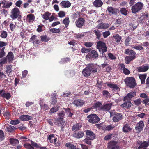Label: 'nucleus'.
<instances>
[{"label": "nucleus", "mask_w": 149, "mask_h": 149, "mask_svg": "<svg viewBox=\"0 0 149 149\" xmlns=\"http://www.w3.org/2000/svg\"><path fill=\"white\" fill-rule=\"evenodd\" d=\"M4 50L0 49V58H2L5 56L6 52L4 51Z\"/></svg>", "instance_id": "obj_62"}, {"label": "nucleus", "mask_w": 149, "mask_h": 149, "mask_svg": "<svg viewBox=\"0 0 149 149\" xmlns=\"http://www.w3.org/2000/svg\"><path fill=\"white\" fill-rule=\"evenodd\" d=\"M127 94V96L129 97V100H130L132 98L136 96V92L135 91H131Z\"/></svg>", "instance_id": "obj_41"}, {"label": "nucleus", "mask_w": 149, "mask_h": 149, "mask_svg": "<svg viewBox=\"0 0 149 149\" xmlns=\"http://www.w3.org/2000/svg\"><path fill=\"white\" fill-rule=\"evenodd\" d=\"M41 41L44 42H47L49 41L50 38L48 37L46 35H42L40 36Z\"/></svg>", "instance_id": "obj_39"}, {"label": "nucleus", "mask_w": 149, "mask_h": 149, "mask_svg": "<svg viewBox=\"0 0 149 149\" xmlns=\"http://www.w3.org/2000/svg\"><path fill=\"white\" fill-rule=\"evenodd\" d=\"M93 32L97 36V38L98 40L100 39L102 35L101 33L98 29H95L93 31Z\"/></svg>", "instance_id": "obj_38"}, {"label": "nucleus", "mask_w": 149, "mask_h": 149, "mask_svg": "<svg viewBox=\"0 0 149 149\" xmlns=\"http://www.w3.org/2000/svg\"><path fill=\"white\" fill-rule=\"evenodd\" d=\"M133 104H132L130 100H127L120 105V106L123 108L129 109Z\"/></svg>", "instance_id": "obj_15"}, {"label": "nucleus", "mask_w": 149, "mask_h": 149, "mask_svg": "<svg viewBox=\"0 0 149 149\" xmlns=\"http://www.w3.org/2000/svg\"><path fill=\"white\" fill-rule=\"evenodd\" d=\"M14 55L13 52H9L7 55L6 58L7 59H8L9 62L12 61L14 58Z\"/></svg>", "instance_id": "obj_29"}, {"label": "nucleus", "mask_w": 149, "mask_h": 149, "mask_svg": "<svg viewBox=\"0 0 149 149\" xmlns=\"http://www.w3.org/2000/svg\"><path fill=\"white\" fill-rule=\"evenodd\" d=\"M132 48L139 51L143 50L144 49L143 47L140 45H134L133 47H132Z\"/></svg>", "instance_id": "obj_44"}, {"label": "nucleus", "mask_w": 149, "mask_h": 149, "mask_svg": "<svg viewBox=\"0 0 149 149\" xmlns=\"http://www.w3.org/2000/svg\"><path fill=\"white\" fill-rule=\"evenodd\" d=\"M113 134L109 133L106 135L104 138V139L106 141H108L110 140L112 137Z\"/></svg>", "instance_id": "obj_59"}, {"label": "nucleus", "mask_w": 149, "mask_h": 149, "mask_svg": "<svg viewBox=\"0 0 149 149\" xmlns=\"http://www.w3.org/2000/svg\"><path fill=\"white\" fill-rule=\"evenodd\" d=\"M136 58V55H130L126 56L125 58V63L127 64H130V62Z\"/></svg>", "instance_id": "obj_14"}, {"label": "nucleus", "mask_w": 149, "mask_h": 149, "mask_svg": "<svg viewBox=\"0 0 149 149\" xmlns=\"http://www.w3.org/2000/svg\"><path fill=\"white\" fill-rule=\"evenodd\" d=\"M134 104L137 106H139L141 104L142 101L141 99L139 98L133 101Z\"/></svg>", "instance_id": "obj_46"}, {"label": "nucleus", "mask_w": 149, "mask_h": 149, "mask_svg": "<svg viewBox=\"0 0 149 149\" xmlns=\"http://www.w3.org/2000/svg\"><path fill=\"white\" fill-rule=\"evenodd\" d=\"M97 71L96 65L93 63L87 64L86 66L82 70V73L84 76L87 77L90 76L91 73H95Z\"/></svg>", "instance_id": "obj_1"}, {"label": "nucleus", "mask_w": 149, "mask_h": 149, "mask_svg": "<svg viewBox=\"0 0 149 149\" xmlns=\"http://www.w3.org/2000/svg\"><path fill=\"white\" fill-rule=\"evenodd\" d=\"M117 142L115 141H111L108 143V146L109 148L113 149L115 147L118 146L117 145Z\"/></svg>", "instance_id": "obj_24"}, {"label": "nucleus", "mask_w": 149, "mask_h": 149, "mask_svg": "<svg viewBox=\"0 0 149 149\" xmlns=\"http://www.w3.org/2000/svg\"><path fill=\"white\" fill-rule=\"evenodd\" d=\"M3 115L6 119H9L10 116V113L9 112H4L3 113Z\"/></svg>", "instance_id": "obj_63"}, {"label": "nucleus", "mask_w": 149, "mask_h": 149, "mask_svg": "<svg viewBox=\"0 0 149 149\" xmlns=\"http://www.w3.org/2000/svg\"><path fill=\"white\" fill-rule=\"evenodd\" d=\"M32 117L28 115H22L19 118L22 121H28L31 119Z\"/></svg>", "instance_id": "obj_26"}, {"label": "nucleus", "mask_w": 149, "mask_h": 149, "mask_svg": "<svg viewBox=\"0 0 149 149\" xmlns=\"http://www.w3.org/2000/svg\"><path fill=\"white\" fill-rule=\"evenodd\" d=\"M103 95L106 98H110L111 95L108 91L107 90H104L102 91Z\"/></svg>", "instance_id": "obj_40"}, {"label": "nucleus", "mask_w": 149, "mask_h": 149, "mask_svg": "<svg viewBox=\"0 0 149 149\" xmlns=\"http://www.w3.org/2000/svg\"><path fill=\"white\" fill-rule=\"evenodd\" d=\"M110 117L112 118L113 122H118L121 121L123 118L122 113H117L113 111L110 112Z\"/></svg>", "instance_id": "obj_4"}, {"label": "nucleus", "mask_w": 149, "mask_h": 149, "mask_svg": "<svg viewBox=\"0 0 149 149\" xmlns=\"http://www.w3.org/2000/svg\"><path fill=\"white\" fill-rule=\"evenodd\" d=\"M63 22L65 25L66 27H67L69 25V18L68 17L65 18L63 21Z\"/></svg>", "instance_id": "obj_51"}, {"label": "nucleus", "mask_w": 149, "mask_h": 149, "mask_svg": "<svg viewBox=\"0 0 149 149\" xmlns=\"http://www.w3.org/2000/svg\"><path fill=\"white\" fill-rule=\"evenodd\" d=\"M85 19L82 17H79L76 20L75 24L76 26L79 28H81L84 25Z\"/></svg>", "instance_id": "obj_9"}, {"label": "nucleus", "mask_w": 149, "mask_h": 149, "mask_svg": "<svg viewBox=\"0 0 149 149\" xmlns=\"http://www.w3.org/2000/svg\"><path fill=\"white\" fill-rule=\"evenodd\" d=\"M7 62V58H4L0 60V66H2L3 64L6 63Z\"/></svg>", "instance_id": "obj_55"}, {"label": "nucleus", "mask_w": 149, "mask_h": 149, "mask_svg": "<svg viewBox=\"0 0 149 149\" xmlns=\"http://www.w3.org/2000/svg\"><path fill=\"white\" fill-rule=\"evenodd\" d=\"M8 45L7 42L2 41H0V49H5V46Z\"/></svg>", "instance_id": "obj_48"}, {"label": "nucleus", "mask_w": 149, "mask_h": 149, "mask_svg": "<svg viewBox=\"0 0 149 149\" xmlns=\"http://www.w3.org/2000/svg\"><path fill=\"white\" fill-rule=\"evenodd\" d=\"M24 146L27 149H34V148L31 144L28 143L24 144Z\"/></svg>", "instance_id": "obj_60"}, {"label": "nucleus", "mask_w": 149, "mask_h": 149, "mask_svg": "<svg viewBox=\"0 0 149 149\" xmlns=\"http://www.w3.org/2000/svg\"><path fill=\"white\" fill-rule=\"evenodd\" d=\"M45 27L44 25L41 24L38 26V28L37 29V31L38 32H42L43 30L45 29Z\"/></svg>", "instance_id": "obj_52"}, {"label": "nucleus", "mask_w": 149, "mask_h": 149, "mask_svg": "<svg viewBox=\"0 0 149 149\" xmlns=\"http://www.w3.org/2000/svg\"><path fill=\"white\" fill-rule=\"evenodd\" d=\"M149 145V143L147 142L144 141L138 147V149H140L142 148L143 147H146Z\"/></svg>", "instance_id": "obj_43"}, {"label": "nucleus", "mask_w": 149, "mask_h": 149, "mask_svg": "<svg viewBox=\"0 0 149 149\" xmlns=\"http://www.w3.org/2000/svg\"><path fill=\"white\" fill-rule=\"evenodd\" d=\"M84 135V134L83 131H79L74 133L73 136L75 138L79 139L82 137Z\"/></svg>", "instance_id": "obj_22"}, {"label": "nucleus", "mask_w": 149, "mask_h": 149, "mask_svg": "<svg viewBox=\"0 0 149 149\" xmlns=\"http://www.w3.org/2000/svg\"><path fill=\"white\" fill-rule=\"evenodd\" d=\"M107 10L109 14L115 15L117 14V12L118 10V9L115 8L111 7H108Z\"/></svg>", "instance_id": "obj_16"}, {"label": "nucleus", "mask_w": 149, "mask_h": 149, "mask_svg": "<svg viewBox=\"0 0 149 149\" xmlns=\"http://www.w3.org/2000/svg\"><path fill=\"white\" fill-rule=\"evenodd\" d=\"M91 53L93 55L94 58H96L98 56L97 52L95 50H93L91 51Z\"/></svg>", "instance_id": "obj_61"}, {"label": "nucleus", "mask_w": 149, "mask_h": 149, "mask_svg": "<svg viewBox=\"0 0 149 149\" xmlns=\"http://www.w3.org/2000/svg\"><path fill=\"white\" fill-rule=\"evenodd\" d=\"M124 53L128 55H136V54L135 51L130 49H126L125 50Z\"/></svg>", "instance_id": "obj_31"}, {"label": "nucleus", "mask_w": 149, "mask_h": 149, "mask_svg": "<svg viewBox=\"0 0 149 149\" xmlns=\"http://www.w3.org/2000/svg\"><path fill=\"white\" fill-rule=\"evenodd\" d=\"M20 123L19 120L18 119L11 120L10 122V123L13 125H15L19 124Z\"/></svg>", "instance_id": "obj_58"}, {"label": "nucleus", "mask_w": 149, "mask_h": 149, "mask_svg": "<svg viewBox=\"0 0 149 149\" xmlns=\"http://www.w3.org/2000/svg\"><path fill=\"white\" fill-rule=\"evenodd\" d=\"M109 25L108 23L101 22L97 26V28L99 29H104L108 28Z\"/></svg>", "instance_id": "obj_18"}, {"label": "nucleus", "mask_w": 149, "mask_h": 149, "mask_svg": "<svg viewBox=\"0 0 149 149\" xmlns=\"http://www.w3.org/2000/svg\"><path fill=\"white\" fill-rule=\"evenodd\" d=\"M7 130L9 132H12L16 129V128L13 126L10 125L9 127H6Z\"/></svg>", "instance_id": "obj_49"}, {"label": "nucleus", "mask_w": 149, "mask_h": 149, "mask_svg": "<svg viewBox=\"0 0 149 149\" xmlns=\"http://www.w3.org/2000/svg\"><path fill=\"white\" fill-rule=\"evenodd\" d=\"M64 123L63 119L62 117L57 118L55 122L56 125H57L58 126H61L62 127L64 125Z\"/></svg>", "instance_id": "obj_21"}, {"label": "nucleus", "mask_w": 149, "mask_h": 149, "mask_svg": "<svg viewBox=\"0 0 149 149\" xmlns=\"http://www.w3.org/2000/svg\"><path fill=\"white\" fill-rule=\"evenodd\" d=\"M112 104H113L111 103L106 104L102 106L100 108V109L103 111H109L111 109Z\"/></svg>", "instance_id": "obj_17"}, {"label": "nucleus", "mask_w": 149, "mask_h": 149, "mask_svg": "<svg viewBox=\"0 0 149 149\" xmlns=\"http://www.w3.org/2000/svg\"><path fill=\"white\" fill-rule=\"evenodd\" d=\"M144 127V123L142 121H140L136 125L135 129L138 132H140L142 131Z\"/></svg>", "instance_id": "obj_10"}, {"label": "nucleus", "mask_w": 149, "mask_h": 149, "mask_svg": "<svg viewBox=\"0 0 149 149\" xmlns=\"http://www.w3.org/2000/svg\"><path fill=\"white\" fill-rule=\"evenodd\" d=\"M35 18V16L33 14H30L27 15L26 19L29 22L34 21Z\"/></svg>", "instance_id": "obj_34"}, {"label": "nucleus", "mask_w": 149, "mask_h": 149, "mask_svg": "<svg viewBox=\"0 0 149 149\" xmlns=\"http://www.w3.org/2000/svg\"><path fill=\"white\" fill-rule=\"evenodd\" d=\"M108 56L109 58L111 60H116V57L111 53H109L108 54Z\"/></svg>", "instance_id": "obj_57"}, {"label": "nucleus", "mask_w": 149, "mask_h": 149, "mask_svg": "<svg viewBox=\"0 0 149 149\" xmlns=\"http://www.w3.org/2000/svg\"><path fill=\"white\" fill-rule=\"evenodd\" d=\"M73 104L77 106H81L84 104V103L81 99H79L74 100Z\"/></svg>", "instance_id": "obj_30"}, {"label": "nucleus", "mask_w": 149, "mask_h": 149, "mask_svg": "<svg viewBox=\"0 0 149 149\" xmlns=\"http://www.w3.org/2000/svg\"><path fill=\"white\" fill-rule=\"evenodd\" d=\"M102 106V103L100 102H97L93 105V107L95 109H97L98 108Z\"/></svg>", "instance_id": "obj_56"}, {"label": "nucleus", "mask_w": 149, "mask_h": 149, "mask_svg": "<svg viewBox=\"0 0 149 149\" xmlns=\"http://www.w3.org/2000/svg\"><path fill=\"white\" fill-rule=\"evenodd\" d=\"M60 5L62 8H68L70 6L71 3L68 1L65 0L61 2L60 3Z\"/></svg>", "instance_id": "obj_13"}, {"label": "nucleus", "mask_w": 149, "mask_h": 149, "mask_svg": "<svg viewBox=\"0 0 149 149\" xmlns=\"http://www.w3.org/2000/svg\"><path fill=\"white\" fill-rule=\"evenodd\" d=\"M10 144L13 146H15L19 143L18 140L16 139L10 138Z\"/></svg>", "instance_id": "obj_37"}, {"label": "nucleus", "mask_w": 149, "mask_h": 149, "mask_svg": "<svg viewBox=\"0 0 149 149\" xmlns=\"http://www.w3.org/2000/svg\"><path fill=\"white\" fill-rule=\"evenodd\" d=\"M120 12L121 13L125 16H126L128 14V11L125 8H120Z\"/></svg>", "instance_id": "obj_45"}, {"label": "nucleus", "mask_w": 149, "mask_h": 149, "mask_svg": "<svg viewBox=\"0 0 149 149\" xmlns=\"http://www.w3.org/2000/svg\"><path fill=\"white\" fill-rule=\"evenodd\" d=\"M90 49H86L85 47H83L81 49V52L82 53H88L90 52Z\"/></svg>", "instance_id": "obj_64"}, {"label": "nucleus", "mask_w": 149, "mask_h": 149, "mask_svg": "<svg viewBox=\"0 0 149 149\" xmlns=\"http://www.w3.org/2000/svg\"><path fill=\"white\" fill-rule=\"evenodd\" d=\"M51 32L54 33H58L60 32V30L59 28L56 29L55 28H52L49 30Z\"/></svg>", "instance_id": "obj_54"}, {"label": "nucleus", "mask_w": 149, "mask_h": 149, "mask_svg": "<svg viewBox=\"0 0 149 149\" xmlns=\"http://www.w3.org/2000/svg\"><path fill=\"white\" fill-rule=\"evenodd\" d=\"M97 48L98 49L99 52L102 54V56H105L106 58L105 54L104 52L107 50V47L106 43L101 41H99L97 42Z\"/></svg>", "instance_id": "obj_2"}, {"label": "nucleus", "mask_w": 149, "mask_h": 149, "mask_svg": "<svg viewBox=\"0 0 149 149\" xmlns=\"http://www.w3.org/2000/svg\"><path fill=\"white\" fill-rule=\"evenodd\" d=\"M1 96L4 98L8 100L11 97V95L10 93L4 92L1 95Z\"/></svg>", "instance_id": "obj_36"}, {"label": "nucleus", "mask_w": 149, "mask_h": 149, "mask_svg": "<svg viewBox=\"0 0 149 149\" xmlns=\"http://www.w3.org/2000/svg\"><path fill=\"white\" fill-rule=\"evenodd\" d=\"M117 126V125H107L106 127H102V129L105 131H111Z\"/></svg>", "instance_id": "obj_20"}, {"label": "nucleus", "mask_w": 149, "mask_h": 149, "mask_svg": "<svg viewBox=\"0 0 149 149\" xmlns=\"http://www.w3.org/2000/svg\"><path fill=\"white\" fill-rule=\"evenodd\" d=\"M12 66L13 65H9L6 66V74H8V76H9L10 74H12L13 71L12 69Z\"/></svg>", "instance_id": "obj_32"}, {"label": "nucleus", "mask_w": 149, "mask_h": 149, "mask_svg": "<svg viewBox=\"0 0 149 149\" xmlns=\"http://www.w3.org/2000/svg\"><path fill=\"white\" fill-rule=\"evenodd\" d=\"M51 15V13H50L48 12H46L42 15V17L44 19L47 20L49 19V17Z\"/></svg>", "instance_id": "obj_42"}, {"label": "nucleus", "mask_w": 149, "mask_h": 149, "mask_svg": "<svg viewBox=\"0 0 149 149\" xmlns=\"http://www.w3.org/2000/svg\"><path fill=\"white\" fill-rule=\"evenodd\" d=\"M20 11L19 8L15 7L11 10L10 17L13 20L17 18H20L21 15H20Z\"/></svg>", "instance_id": "obj_6"}, {"label": "nucleus", "mask_w": 149, "mask_h": 149, "mask_svg": "<svg viewBox=\"0 0 149 149\" xmlns=\"http://www.w3.org/2000/svg\"><path fill=\"white\" fill-rule=\"evenodd\" d=\"M1 3L3 5L2 8H10L13 4L12 2L8 1L7 0H3L1 1Z\"/></svg>", "instance_id": "obj_11"}, {"label": "nucleus", "mask_w": 149, "mask_h": 149, "mask_svg": "<svg viewBox=\"0 0 149 149\" xmlns=\"http://www.w3.org/2000/svg\"><path fill=\"white\" fill-rule=\"evenodd\" d=\"M119 66L122 69L123 72L124 74L127 75L130 73L129 70L125 67V65L123 63H119Z\"/></svg>", "instance_id": "obj_19"}, {"label": "nucleus", "mask_w": 149, "mask_h": 149, "mask_svg": "<svg viewBox=\"0 0 149 149\" xmlns=\"http://www.w3.org/2000/svg\"><path fill=\"white\" fill-rule=\"evenodd\" d=\"M122 130L124 132H127L131 130V128L128 124H126L123 127Z\"/></svg>", "instance_id": "obj_35"}, {"label": "nucleus", "mask_w": 149, "mask_h": 149, "mask_svg": "<svg viewBox=\"0 0 149 149\" xmlns=\"http://www.w3.org/2000/svg\"><path fill=\"white\" fill-rule=\"evenodd\" d=\"M59 107H60L59 106H56V107H53L52 108L50 109V113H51L52 114L54 112H56L58 110Z\"/></svg>", "instance_id": "obj_53"}, {"label": "nucleus", "mask_w": 149, "mask_h": 149, "mask_svg": "<svg viewBox=\"0 0 149 149\" xmlns=\"http://www.w3.org/2000/svg\"><path fill=\"white\" fill-rule=\"evenodd\" d=\"M103 4L101 0H95L93 2V5L96 8L101 7Z\"/></svg>", "instance_id": "obj_25"}, {"label": "nucleus", "mask_w": 149, "mask_h": 149, "mask_svg": "<svg viewBox=\"0 0 149 149\" xmlns=\"http://www.w3.org/2000/svg\"><path fill=\"white\" fill-rule=\"evenodd\" d=\"M82 127V125L79 123L74 125L72 128V131H76L79 130Z\"/></svg>", "instance_id": "obj_33"}, {"label": "nucleus", "mask_w": 149, "mask_h": 149, "mask_svg": "<svg viewBox=\"0 0 149 149\" xmlns=\"http://www.w3.org/2000/svg\"><path fill=\"white\" fill-rule=\"evenodd\" d=\"M138 76L141 80V84H145V79L147 77V74L144 73L143 74H139Z\"/></svg>", "instance_id": "obj_27"}, {"label": "nucleus", "mask_w": 149, "mask_h": 149, "mask_svg": "<svg viewBox=\"0 0 149 149\" xmlns=\"http://www.w3.org/2000/svg\"><path fill=\"white\" fill-rule=\"evenodd\" d=\"M144 5L142 3L138 2L132 6L131 7V11L132 13L136 14L140 12L143 8Z\"/></svg>", "instance_id": "obj_5"}, {"label": "nucleus", "mask_w": 149, "mask_h": 149, "mask_svg": "<svg viewBox=\"0 0 149 149\" xmlns=\"http://www.w3.org/2000/svg\"><path fill=\"white\" fill-rule=\"evenodd\" d=\"M85 132L87 138L92 140L95 139L96 135L93 131L87 130Z\"/></svg>", "instance_id": "obj_8"}, {"label": "nucleus", "mask_w": 149, "mask_h": 149, "mask_svg": "<svg viewBox=\"0 0 149 149\" xmlns=\"http://www.w3.org/2000/svg\"><path fill=\"white\" fill-rule=\"evenodd\" d=\"M88 121L92 124L97 123L100 120L99 117L96 114H91L87 117Z\"/></svg>", "instance_id": "obj_7"}, {"label": "nucleus", "mask_w": 149, "mask_h": 149, "mask_svg": "<svg viewBox=\"0 0 149 149\" xmlns=\"http://www.w3.org/2000/svg\"><path fill=\"white\" fill-rule=\"evenodd\" d=\"M114 40L116 41L117 43H119L121 41L122 37L118 34L115 35H113L112 37Z\"/></svg>", "instance_id": "obj_28"}, {"label": "nucleus", "mask_w": 149, "mask_h": 149, "mask_svg": "<svg viewBox=\"0 0 149 149\" xmlns=\"http://www.w3.org/2000/svg\"><path fill=\"white\" fill-rule=\"evenodd\" d=\"M65 146L70 149H76V147L73 144L70 143H66Z\"/></svg>", "instance_id": "obj_47"}, {"label": "nucleus", "mask_w": 149, "mask_h": 149, "mask_svg": "<svg viewBox=\"0 0 149 149\" xmlns=\"http://www.w3.org/2000/svg\"><path fill=\"white\" fill-rule=\"evenodd\" d=\"M149 69V65L146 64V65H142L137 68V71L139 72H145Z\"/></svg>", "instance_id": "obj_12"}, {"label": "nucleus", "mask_w": 149, "mask_h": 149, "mask_svg": "<svg viewBox=\"0 0 149 149\" xmlns=\"http://www.w3.org/2000/svg\"><path fill=\"white\" fill-rule=\"evenodd\" d=\"M8 36V34L7 32L5 31H1L0 36L2 38H6Z\"/></svg>", "instance_id": "obj_50"}, {"label": "nucleus", "mask_w": 149, "mask_h": 149, "mask_svg": "<svg viewBox=\"0 0 149 149\" xmlns=\"http://www.w3.org/2000/svg\"><path fill=\"white\" fill-rule=\"evenodd\" d=\"M107 86L110 88L112 89V90L116 91L118 89L119 90V88L118 86L116 84H115L111 83H108L107 84Z\"/></svg>", "instance_id": "obj_23"}, {"label": "nucleus", "mask_w": 149, "mask_h": 149, "mask_svg": "<svg viewBox=\"0 0 149 149\" xmlns=\"http://www.w3.org/2000/svg\"><path fill=\"white\" fill-rule=\"evenodd\" d=\"M126 86L130 88H133L136 86L137 83L134 77H127L124 80Z\"/></svg>", "instance_id": "obj_3"}]
</instances>
